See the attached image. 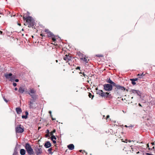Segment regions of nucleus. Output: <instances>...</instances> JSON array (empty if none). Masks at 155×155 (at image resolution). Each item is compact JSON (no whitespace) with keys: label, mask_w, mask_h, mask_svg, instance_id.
Segmentation results:
<instances>
[{"label":"nucleus","mask_w":155,"mask_h":155,"mask_svg":"<svg viewBox=\"0 0 155 155\" xmlns=\"http://www.w3.org/2000/svg\"><path fill=\"white\" fill-rule=\"evenodd\" d=\"M12 75V73H9V74H5V78L8 79L9 80V79L11 77V76Z\"/></svg>","instance_id":"obj_15"},{"label":"nucleus","mask_w":155,"mask_h":155,"mask_svg":"<svg viewBox=\"0 0 155 155\" xmlns=\"http://www.w3.org/2000/svg\"><path fill=\"white\" fill-rule=\"evenodd\" d=\"M79 73L80 74H82V73L81 72H80Z\"/></svg>","instance_id":"obj_54"},{"label":"nucleus","mask_w":155,"mask_h":155,"mask_svg":"<svg viewBox=\"0 0 155 155\" xmlns=\"http://www.w3.org/2000/svg\"><path fill=\"white\" fill-rule=\"evenodd\" d=\"M1 14V13H0V14Z\"/></svg>","instance_id":"obj_62"},{"label":"nucleus","mask_w":155,"mask_h":155,"mask_svg":"<svg viewBox=\"0 0 155 155\" xmlns=\"http://www.w3.org/2000/svg\"><path fill=\"white\" fill-rule=\"evenodd\" d=\"M18 88H17V87H15V91H17V90H18Z\"/></svg>","instance_id":"obj_48"},{"label":"nucleus","mask_w":155,"mask_h":155,"mask_svg":"<svg viewBox=\"0 0 155 155\" xmlns=\"http://www.w3.org/2000/svg\"><path fill=\"white\" fill-rule=\"evenodd\" d=\"M49 134H50V135L51 136H52V135H53V134L52 132H50Z\"/></svg>","instance_id":"obj_38"},{"label":"nucleus","mask_w":155,"mask_h":155,"mask_svg":"<svg viewBox=\"0 0 155 155\" xmlns=\"http://www.w3.org/2000/svg\"><path fill=\"white\" fill-rule=\"evenodd\" d=\"M87 57H86V56H85L84 58H83L84 60H83L86 63H87L88 62V61L89 60H87Z\"/></svg>","instance_id":"obj_23"},{"label":"nucleus","mask_w":155,"mask_h":155,"mask_svg":"<svg viewBox=\"0 0 155 155\" xmlns=\"http://www.w3.org/2000/svg\"><path fill=\"white\" fill-rule=\"evenodd\" d=\"M104 94H104V95H105V97H108V95H110L111 94H110V93H108V92H106V93H104Z\"/></svg>","instance_id":"obj_31"},{"label":"nucleus","mask_w":155,"mask_h":155,"mask_svg":"<svg viewBox=\"0 0 155 155\" xmlns=\"http://www.w3.org/2000/svg\"><path fill=\"white\" fill-rule=\"evenodd\" d=\"M88 96H89V97L90 98H91L92 97V99H93V98L94 97V95H92V94L90 93H89Z\"/></svg>","instance_id":"obj_29"},{"label":"nucleus","mask_w":155,"mask_h":155,"mask_svg":"<svg viewBox=\"0 0 155 155\" xmlns=\"http://www.w3.org/2000/svg\"><path fill=\"white\" fill-rule=\"evenodd\" d=\"M56 62H58V61L57 60H56Z\"/></svg>","instance_id":"obj_56"},{"label":"nucleus","mask_w":155,"mask_h":155,"mask_svg":"<svg viewBox=\"0 0 155 155\" xmlns=\"http://www.w3.org/2000/svg\"><path fill=\"white\" fill-rule=\"evenodd\" d=\"M139 153V152H137V153Z\"/></svg>","instance_id":"obj_58"},{"label":"nucleus","mask_w":155,"mask_h":155,"mask_svg":"<svg viewBox=\"0 0 155 155\" xmlns=\"http://www.w3.org/2000/svg\"><path fill=\"white\" fill-rule=\"evenodd\" d=\"M24 20L26 21V22L25 24V25H28L29 27H32L34 26L35 24L34 20L31 17L28 16L27 17L23 16Z\"/></svg>","instance_id":"obj_1"},{"label":"nucleus","mask_w":155,"mask_h":155,"mask_svg":"<svg viewBox=\"0 0 155 155\" xmlns=\"http://www.w3.org/2000/svg\"><path fill=\"white\" fill-rule=\"evenodd\" d=\"M36 92V91H35L34 89L32 88L31 89L30 92H29L28 91L27 93L31 97V98L34 100H36V95L35 94H35Z\"/></svg>","instance_id":"obj_3"},{"label":"nucleus","mask_w":155,"mask_h":155,"mask_svg":"<svg viewBox=\"0 0 155 155\" xmlns=\"http://www.w3.org/2000/svg\"><path fill=\"white\" fill-rule=\"evenodd\" d=\"M15 80L16 82H18L19 81V80L18 79H16L15 80Z\"/></svg>","instance_id":"obj_42"},{"label":"nucleus","mask_w":155,"mask_h":155,"mask_svg":"<svg viewBox=\"0 0 155 155\" xmlns=\"http://www.w3.org/2000/svg\"><path fill=\"white\" fill-rule=\"evenodd\" d=\"M25 147L29 155H32L34 153L33 149L29 143H26Z\"/></svg>","instance_id":"obj_2"},{"label":"nucleus","mask_w":155,"mask_h":155,"mask_svg":"<svg viewBox=\"0 0 155 155\" xmlns=\"http://www.w3.org/2000/svg\"><path fill=\"white\" fill-rule=\"evenodd\" d=\"M82 74H83V76H84V74H85L84 72H83Z\"/></svg>","instance_id":"obj_52"},{"label":"nucleus","mask_w":155,"mask_h":155,"mask_svg":"<svg viewBox=\"0 0 155 155\" xmlns=\"http://www.w3.org/2000/svg\"><path fill=\"white\" fill-rule=\"evenodd\" d=\"M109 115H107V117H106V119L107 120L108 118L109 117Z\"/></svg>","instance_id":"obj_45"},{"label":"nucleus","mask_w":155,"mask_h":155,"mask_svg":"<svg viewBox=\"0 0 155 155\" xmlns=\"http://www.w3.org/2000/svg\"><path fill=\"white\" fill-rule=\"evenodd\" d=\"M40 147L41 146H39V147H36L35 148V150L36 155H39L42 153V149Z\"/></svg>","instance_id":"obj_6"},{"label":"nucleus","mask_w":155,"mask_h":155,"mask_svg":"<svg viewBox=\"0 0 155 155\" xmlns=\"http://www.w3.org/2000/svg\"><path fill=\"white\" fill-rule=\"evenodd\" d=\"M127 139H126L125 140V141H124V142H126L127 143Z\"/></svg>","instance_id":"obj_49"},{"label":"nucleus","mask_w":155,"mask_h":155,"mask_svg":"<svg viewBox=\"0 0 155 155\" xmlns=\"http://www.w3.org/2000/svg\"><path fill=\"white\" fill-rule=\"evenodd\" d=\"M36 100H34L33 99H31V101L29 102V105L30 108H35L36 107L34 106V102H35Z\"/></svg>","instance_id":"obj_9"},{"label":"nucleus","mask_w":155,"mask_h":155,"mask_svg":"<svg viewBox=\"0 0 155 155\" xmlns=\"http://www.w3.org/2000/svg\"><path fill=\"white\" fill-rule=\"evenodd\" d=\"M111 84L114 86H115L116 87V88H117V86H118V84H116L114 82H113Z\"/></svg>","instance_id":"obj_25"},{"label":"nucleus","mask_w":155,"mask_h":155,"mask_svg":"<svg viewBox=\"0 0 155 155\" xmlns=\"http://www.w3.org/2000/svg\"><path fill=\"white\" fill-rule=\"evenodd\" d=\"M41 35L42 36V34H41Z\"/></svg>","instance_id":"obj_61"},{"label":"nucleus","mask_w":155,"mask_h":155,"mask_svg":"<svg viewBox=\"0 0 155 155\" xmlns=\"http://www.w3.org/2000/svg\"><path fill=\"white\" fill-rule=\"evenodd\" d=\"M106 82L110 84H111L113 82V81L110 80V78L109 79H107Z\"/></svg>","instance_id":"obj_22"},{"label":"nucleus","mask_w":155,"mask_h":155,"mask_svg":"<svg viewBox=\"0 0 155 155\" xmlns=\"http://www.w3.org/2000/svg\"><path fill=\"white\" fill-rule=\"evenodd\" d=\"M133 79L134 80V81H136L137 80V78H136L135 79Z\"/></svg>","instance_id":"obj_44"},{"label":"nucleus","mask_w":155,"mask_h":155,"mask_svg":"<svg viewBox=\"0 0 155 155\" xmlns=\"http://www.w3.org/2000/svg\"><path fill=\"white\" fill-rule=\"evenodd\" d=\"M45 137H50V135L49 134H47L45 135Z\"/></svg>","instance_id":"obj_35"},{"label":"nucleus","mask_w":155,"mask_h":155,"mask_svg":"<svg viewBox=\"0 0 155 155\" xmlns=\"http://www.w3.org/2000/svg\"><path fill=\"white\" fill-rule=\"evenodd\" d=\"M15 77L14 76H11V77L10 79H9V81L12 82L15 80Z\"/></svg>","instance_id":"obj_24"},{"label":"nucleus","mask_w":155,"mask_h":155,"mask_svg":"<svg viewBox=\"0 0 155 155\" xmlns=\"http://www.w3.org/2000/svg\"><path fill=\"white\" fill-rule=\"evenodd\" d=\"M25 115H23L21 117L22 118L26 119L28 118V112L27 111H26L25 112Z\"/></svg>","instance_id":"obj_19"},{"label":"nucleus","mask_w":155,"mask_h":155,"mask_svg":"<svg viewBox=\"0 0 155 155\" xmlns=\"http://www.w3.org/2000/svg\"><path fill=\"white\" fill-rule=\"evenodd\" d=\"M53 141V143H54V144H55L56 143V141L55 140H52Z\"/></svg>","instance_id":"obj_41"},{"label":"nucleus","mask_w":155,"mask_h":155,"mask_svg":"<svg viewBox=\"0 0 155 155\" xmlns=\"http://www.w3.org/2000/svg\"><path fill=\"white\" fill-rule=\"evenodd\" d=\"M130 80L131 81V83L132 84L135 85L136 84V83L135 82V81H134V80L131 79Z\"/></svg>","instance_id":"obj_28"},{"label":"nucleus","mask_w":155,"mask_h":155,"mask_svg":"<svg viewBox=\"0 0 155 155\" xmlns=\"http://www.w3.org/2000/svg\"><path fill=\"white\" fill-rule=\"evenodd\" d=\"M146 116H147L146 115H144V116L143 117V119L145 120H149V119L148 118L146 119L145 118V117H146Z\"/></svg>","instance_id":"obj_33"},{"label":"nucleus","mask_w":155,"mask_h":155,"mask_svg":"<svg viewBox=\"0 0 155 155\" xmlns=\"http://www.w3.org/2000/svg\"><path fill=\"white\" fill-rule=\"evenodd\" d=\"M125 127H127V125H125Z\"/></svg>","instance_id":"obj_59"},{"label":"nucleus","mask_w":155,"mask_h":155,"mask_svg":"<svg viewBox=\"0 0 155 155\" xmlns=\"http://www.w3.org/2000/svg\"><path fill=\"white\" fill-rule=\"evenodd\" d=\"M81 151H82L81 150L80 151V152H81Z\"/></svg>","instance_id":"obj_60"},{"label":"nucleus","mask_w":155,"mask_h":155,"mask_svg":"<svg viewBox=\"0 0 155 155\" xmlns=\"http://www.w3.org/2000/svg\"><path fill=\"white\" fill-rule=\"evenodd\" d=\"M3 32L2 31H0V35H2V34Z\"/></svg>","instance_id":"obj_47"},{"label":"nucleus","mask_w":155,"mask_h":155,"mask_svg":"<svg viewBox=\"0 0 155 155\" xmlns=\"http://www.w3.org/2000/svg\"><path fill=\"white\" fill-rule=\"evenodd\" d=\"M13 85L14 86V87H15L17 86V84L15 83H14L13 84Z\"/></svg>","instance_id":"obj_36"},{"label":"nucleus","mask_w":155,"mask_h":155,"mask_svg":"<svg viewBox=\"0 0 155 155\" xmlns=\"http://www.w3.org/2000/svg\"><path fill=\"white\" fill-rule=\"evenodd\" d=\"M51 140H54V139L56 140L57 138L54 135H52L51 137Z\"/></svg>","instance_id":"obj_26"},{"label":"nucleus","mask_w":155,"mask_h":155,"mask_svg":"<svg viewBox=\"0 0 155 155\" xmlns=\"http://www.w3.org/2000/svg\"><path fill=\"white\" fill-rule=\"evenodd\" d=\"M97 94L102 97L105 96V95H104L105 94L102 90H98L97 92Z\"/></svg>","instance_id":"obj_12"},{"label":"nucleus","mask_w":155,"mask_h":155,"mask_svg":"<svg viewBox=\"0 0 155 155\" xmlns=\"http://www.w3.org/2000/svg\"><path fill=\"white\" fill-rule=\"evenodd\" d=\"M78 54L79 56V57H80V59L81 60H84L83 58L85 56H84L83 54L81 53L80 52H78Z\"/></svg>","instance_id":"obj_17"},{"label":"nucleus","mask_w":155,"mask_h":155,"mask_svg":"<svg viewBox=\"0 0 155 155\" xmlns=\"http://www.w3.org/2000/svg\"><path fill=\"white\" fill-rule=\"evenodd\" d=\"M138 105H139L140 106H141H141H142L141 105V104H138Z\"/></svg>","instance_id":"obj_50"},{"label":"nucleus","mask_w":155,"mask_h":155,"mask_svg":"<svg viewBox=\"0 0 155 155\" xmlns=\"http://www.w3.org/2000/svg\"><path fill=\"white\" fill-rule=\"evenodd\" d=\"M48 37L51 38L52 40L54 42L56 41V39L58 38V37L54 35L51 32H49L48 35Z\"/></svg>","instance_id":"obj_8"},{"label":"nucleus","mask_w":155,"mask_h":155,"mask_svg":"<svg viewBox=\"0 0 155 155\" xmlns=\"http://www.w3.org/2000/svg\"><path fill=\"white\" fill-rule=\"evenodd\" d=\"M21 125L20 124L15 127V131L17 133H22L24 131V128L21 127Z\"/></svg>","instance_id":"obj_5"},{"label":"nucleus","mask_w":155,"mask_h":155,"mask_svg":"<svg viewBox=\"0 0 155 155\" xmlns=\"http://www.w3.org/2000/svg\"><path fill=\"white\" fill-rule=\"evenodd\" d=\"M16 148L15 149L14 152L13 154V155H18V153L16 151Z\"/></svg>","instance_id":"obj_30"},{"label":"nucleus","mask_w":155,"mask_h":155,"mask_svg":"<svg viewBox=\"0 0 155 155\" xmlns=\"http://www.w3.org/2000/svg\"><path fill=\"white\" fill-rule=\"evenodd\" d=\"M53 150V149L52 147L50 148H49L48 150V153L49 154H52L53 153V152H52V151Z\"/></svg>","instance_id":"obj_21"},{"label":"nucleus","mask_w":155,"mask_h":155,"mask_svg":"<svg viewBox=\"0 0 155 155\" xmlns=\"http://www.w3.org/2000/svg\"><path fill=\"white\" fill-rule=\"evenodd\" d=\"M51 132L53 134L54 133L56 132V130L55 129H53V130Z\"/></svg>","instance_id":"obj_37"},{"label":"nucleus","mask_w":155,"mask_h":155,"mask_svg":"<svg viewBox=\"0 0 155 155\" xmlns=\"http://www.w3.org/2000/svg\"><path fill=\"white\" fill-rule=\"evenodd\" d=\"M151 144H152V145H154V144H155L154 143H151Z\"/></svg>","instance_id":"obj_51"},{"label":"nucleus","mask_w":155,"mask_h":155,"mask_svg":"<svg viewBox=\"0 0 155 155\" xmlns=\"http://www.w3.org/2000/svg\"><path fill=\"white\" fill-rule=\"evenodd\" d=\"M131 91L134 94H137V95L141 97V93L140 91L138 90L132 89L131 90Z\"/></svg>","instance_id":"obj_10"},{"label":"nucleus","mask_w":155,"mask_h":155,"mask_svg":"<svg viewBox=\"0 0 155 155\" xmlns=\"http://www.w3.org/2000/svg\"><path fill=\"white\" fill-rule=\"evenodd\" d=\"M71 56H70L69 55H66L64 57L63 59L66 61L67 62H68L69 61L71 60Z\"/></svg>","instance_id":"obj_11"},{"label":"nucleus","mask_w":155,"mask_h":155,"mask_svg":"<svg viewBox=\"0 0 155 155\" xmlns=\"http://www.w3.org/2000/svg\"><path fill=\"white\" fill-rule=\"evenodd\" d=\"M46 132L47 134H49L50 133L48 130H47L46 131Z\"/></svg>","instance_id":"obj_40"},{"label":"nucleus","mask_w":155,"mask_h":155,"mask_svg":"<svg viewBox=\"0 0 155 155\" xmlns=\"http://www.w3.org/2000/svg\"><path fill=\"white\" fill-rule=\"evenodd\" d=\"M18 25H20H20H21V24H19V23H18Z\"/></svg>","instance_id":"obj_55"},{"label":"nucleus","mask_w":155,"mask_h":155,"mask_svg":"<svg viewBox=\"0 0 155 155\" xmlns=\"http://www.w3.org/2000/svg\"><path fill=\"white\" fill-rule=\"evenodd\" d=\"M84 77L85 78H86L87 77V78L88 77V76H87V75H86V74H84Z\"/></svg>","instance_id":"obj_39"},{"label":"nucleus","mask_w":155,"mask_h":155,"mask_svg":"<svg viewBox=\"0 0 155 155\" xmlns=\"http://www.w3.org/2000/svg\"><path fill=\"white\" fill-rule=\"evenodd\" d=\"M51 146V144L49 141L46 142L44 144V146L46 148H48Z\"/></svg>","instance_id":"obj_13"},{"label":"nucleus","mask_w":155,"mask_h":155,"mask_svg":"<svg viewBox=\"0 0 155 155\" xmlns=\"http://www.w3.org/2000/svg\"><path fill=\"white\" fill-rule=\"evenodd\" d=\"M18 91L19 93L21 94H22L24 92H25V93H27L28 92L27 88L24 87H20L19 88Z\"/></svg>","instance_id":"obj_7"},{"label":"nucleus","mask_w":155,"mask_h":155,"mask_svg":"<svg viewBox=\"0 0 155 155\" xmlns=\"http://www.w3.org/2000/svg\"><path fill=\"white\" fill-rule=\"evenodd\" d=\"M80 69V67H77L76 68V70H78V69Z\"/></svg>","instance_id":"obj_43"},{"label":"nucleus","mask_w":155,"mask_h":155,"mask_svg":"<svg viewBox=\"0 0 155 155\" xmlns=\"http://www.w3.org/2000/svg\"><path fill=\"white\" fill-rule=\"evenodd\" d=\"M3 99H4H4H5V97H3Z\"/></svg>","instance_id":"obj_57"},{"label":"nucleus","mask_w":155,"mask_h":155,"mask_svg":"<svg viewBox=\"0 0 155 155\" xmlns=\"http://www.w3.org/2000/svg\"><path fill=\"white\" fill-rule=\"evenodd\" d=\"M5 101V102H6V103H7L8 101H7V99H4V100Z\"/></svg>","instance_id":"obj_46"},{"label":"nucleus","mask_w":155,"mask_h":155,"mask_svg":"<svg viewBox=\"0 0 155 155\" xmlns=\"http://www.w3.org/2000/svg\"><path fill=\"white\" fill-rule=\"evenodd\" d=\"M26 151L24 149H21L20 150V153L21 155H24L25 154Z\"/></svg>","instance_id":"obj_20"},{"label":"nucleus","mask_w":155,"mask_h":155,"mask_svg":"<svg viewBox=\"0 0 155 155\" xmlns=\"http://www.w3.org/2000/svg\"><path fill=\"white\" fill-rule=\"evenodd\" d=\"M131 140H128V142H131Z\"/></svg>","instance_id":"obj_53"},{"label":"nucleus","mask_w":155,"mask_h":155,"mask_svg":"<svg viewBox=\"0 0 155 155\" xmlns=\"http://www.w3.org/2000/svg\"><path fill=\"white\" fill-rule=\"evenodd\" d=\"M117 87L116 89L117 90H120L123 91H124L126 90V88L124 87L123 86H121L120 85H118V86Z\"/></svg>","instance_id":"obj_14"},{"label":"nucleus","mask_w":155,"mask_h":155,"mask_svg":"<svg viewBox=\"0 0 155 155\" xmlns=\"http://www.w3.org/2000/svg\"><path fill=\"white\" fill-rule=\"evenodd\" d=\"M49 113H50V116H51V119H52V120H55V119H54V118H53L52 117V115H51V111H49Z\"/></svg>","instance_id":"obj_32"},{"label":"nucleus","mask_w":155,"mask_h":155,"mask_svg":"<svg viewBox=\"0 0 155 155\" xmlns=\"http://www.w3.org/2000/svg\"><path fill=\"white\" fill-rule=\"evenodd\" d=\"M138 76H140L139 77V78H141L143 77L145 75V74H143V73H142L141 75H140L139 74H138L137 75Z\"/></svg>","instance_id":"obj_27"},{"label":"nucleus","mask_w":155,"mask_h":155,"mask_svg":"<svg viewBox=\"0 0 155 155\" xmlns=\"http://www.w3.org/2000/svg\"><path fill=\"white\" fill-rule=\"evenodd\" d=\"M68 148L71 150H72L74 148V146L72 144H69L68 146Z\"/></svg>","instance_id":"obj_18"},{"label":"nucleus","mask_w":155,"mask_h":155,"mask_svg":"<svg viewBox=\"0 0 155 155\" xmlns=\"http://www.w3.org/2000/svg\"><path fill=\"white\" fill-rule=\"evenodd\" d=\"M104 89L107 91H110L112 89V85L110 84L103 85Z\"/></svg>","instance_id":"obj_4"},{"label":"nucleus","mask_w":155,"mask_h":155,"mask_svg":"<svg viewBox=\"0 0 155 155\" xmlns=\"http://www.w3.org/2000/svg\"><path fill=\"white\" fill-rule=\"evenodd\" d=\"M45 31L48 34L49 33V32H50V31H49V30L48 29H45Z\"/></svg>","instance_id":"obj_34"},{"label":"nucleus","mask_w":155,"mask_h":155,"mask_svg":"<svg viewBox=\"0 0 155 155\" xmlns=\"http://www.w3.org/2000/svg\"><path fill=\"white\" fill-rule=\"evenodd\" d=\"M15 110L17 114H21L22 111L21 109L19 107H16Z\"/></svg>","instance_id":"obj_16"}]
</instances>
